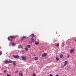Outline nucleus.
Here are the masks:
<instances>
[{
    "label": "nucleus",
    "mask_w": 76,
    "mask_h": 76,
    "mask_svg": "<svg viewBox=\"0 0 76 76\" xmlns=\"http://www.w3.org/2000/svg\"><path fill=\"white\" fill-rule=\"evenodd\" d=\"M68 61H66L64 62V66H66V65H67V64Z\"/></svg>",
    "instance_id": "5"
},
{
    "label": "nucleus",
    "mask_w": 76,
    "mask_h": 76,
    "mask_svg": "<svg viewBox=\"0 0 76 76\" xmlns=\"http://www.w3.org/2000/svg\"><path fill=\"white\" fill-rule=\"evenodd\" d=\"M56 60L57 61H58V60H60L59 59V58H57V57H56Z\"/></svg>",
    "instance_id": "21"
},
{
    "label": "nucleus",
    "mask_w": 76,
    "mask_h": 76,
    "mask_svg": "<svg viewBox=\"0 0 76 76\" xmlns=\"http://www.w3.org/2000/svg\"><path fill=\"white\" fill-rule=\"evenodd\" d=\"M22 73L21 72V73H19V75H21V74H22Z\"/></svg>",
    "instance_id": "34"
},
{
    "label": "nucleus",
    "mask_w": 76,
    "mask_h": 76,
    "mask_svg": "<svg viewBox=\"0 0 76 76\" xmlns=\"http://www.w3.org/2000/svg\"><path fill=\"white\" fill-rule=\"evenodd\" d=\"M32 76H36V74L35 73H34Z\"/></svg>",
    "instance_id": "22"
},
{
    "label": "nucleus",
    "mask_w": 76,
    "mask_h": 76,
    "mask_svg": "<svg viewBox=\"0 0 76 76\" xmlns=\"http://www.w3.org/2000/svg\"><path fill=\"white\" fill-rule=\"evenodd\" d=\"M29 43H30V44H32V42H31V41L29 42Z\"/></svg>",
    "instance_id": "30"
},
{
    "label": "nucleus",
    "mask_w": 76,
    "mask_h": 76,
    "mask_svg": "<svg viewBox=\"0 0 76 76\" xmlns=\"http://www.w3.org/2000/svg\"><path fill=\"white\" fill-rule=\"evenodd\" d=\"M38 59V58L37 57H35L34 58V60H37Z\"/></svg>",
    "instance_id": "13"
},
{
    "label": "nucleus",
    "mask_w": 76,
    "mask_h": 76,
    "mask_svg": "<svg viewBox=\"0 0 76 76\" xmlns=\"http://www.w3.org/2000/svg\"><path fill=\"white\" fill-rule=\"evenodd\" d=\"M27 47H28V48H31V45H28L27 46Z\"/></svg>",
    "instance_id": "16"
},
{
    "label": "nucleus",
    "mask_w": 76,
    "mask_h": 76,
    "mask_svg": "<svg viewBox=\"0 0 76 76\" xmlns=\"http://www.w3.org/2000/svg\"><path fill=\"white\" fill-rule=\"evenodd\" d=\"M49 76H53L52 74H50L49 75Z\"/></svg>",
    "instance_id": "28"
},
{
    "label": "nucleus",
    "mask_w": 76,
    "mask_h": 76,
    "mask_svg": "<svg viewBox=\"0 0 76 76\" xmlns=\"http://www.w3.org/2000/svg\"><path fill=\"white\" fill-rule=\"evenodd\" d=\"M56 47H58V46H59V43H58L57 44V45H56Z\"/></svg>",
    "instance_id": "19"
},
{
    "label": "nucleus",
    "mask_w": 76,
    "mask_h": 76,
    "mask_svg": "<svg viewBox=\"0 0 76 76\" xmlns=\"http://www.w3.org/2000/svg\"><path fill=\"white\" fill-rule=\"evenodd\" d=\"M21 48H22V49H23V46H22V45L21 46Z\"/></svg>",
    "instance_id": "31"
},
{
    "label": "nucleus",
    "mask_w": 76,
    "mask_h": 76,
    "mask_svg": "<svg viewBox=\"0 0 76 76\" xmlns=\"http://www.w3.org/2000/svg\"><path fill=\"white\" fill-rule=\"evenodd\" d=\"M22 53H24V50H22Z\"/></svg>",
    "instance_id": "24"
},
{
    "label": "nucleus",
    "mask_w": 76,
    "mask_h": 76,
    "mask_svg": "<svg viewBox=\"0 0 76 76\" xmlns=\"http://www.w3.org/2000/svg\"><path fill=\"white\" fill-rule=\"evenodd\" d=\"M12 57L18 59V58H19V56L18 55L15 56V55H13L12 56Z\"/></svg>",
    "instance_id": "1"
},
{
    "label": "nucleus",
    "mask_w": 76,
    "mask_h": 76,
    "mask_svg": "<svg viewBox=\"0 0 76 76\" xmlns=\"http://www.w3.org/2000/svg\"><path fill=\"white\" fill-rule=\"evenodd\" d=\"M74 49H71L70 51V53H72L73 52H74Z\"/></svg>",
    "instance_id": "3"
},
{
    "label": "nucleus",
    "mask_w": 76,
    "mask_h": 76,
    "mask_svg": "<svg viewBox=\"0 0 76 76\" xmlns=\"http://www.w3.org/2000/svg\"><path fill=\"white\" fill-rule=\"evenodd\" d=\"M16 73H18V71H16Z\"/></svg>",
    "instance_id": "35"
},
{
    "label": "nucleus",
    "mask_w": 76,
    "mask_h": 76,
    "mask_svg": "<svg viewBox=\"0 0 76 76\" xmlns=\"http://www.w3.org/2000/svg\"><path fill=\"white\" fill-rule=\"evenodd\" d=\"M4 73H5V74H6V73H7V70H4Z\"/></svg>",
    "instance_id": "18"
},
{
    "label": "nucleus",
    "mask_w": 76,
    "mask_h": 76,
    "mask_svg": "<svg viewBox=\"0 0 76 76\" xmlns=\"http://www.w3.org/2000/svg\"><path fill=\"white\" fill-rule=\"evenodd\" d=\"M35 44L36 45H38V44H39V42H38L37 41H35Z\"/></svg>",
    "instance_id": "10"
},
{
    "label": "nucleus",
    "mask_w": 76,
    "mask_h": 76,
    "mask_svg": "<svg viewBox=\"0 0 76 76\" xmlns=\"http://www.w3.org/2000/svg\"><path fill=\"white\" fill-rule=\"evenodd\" d=\"M31 41H32V42H35V39H34L32 38L31 39Z\"/></svg>",
    "instance_id": "8"
},
{
    "label": "nucleus",
    "mask_w": 76,
    "mask_h": 76,
    "mask_svg": "<svg viewBox=\"0 0 76 76\" xmlns=\"http://www.w3.org/2000/svg\"><path fill=\"white\" fill-rule=\"evenodd\" d=\"M75 41H76V39L75 40Z\"/></svg>",
    "instance_id": "37"
},
{
    "label": "nucleus",
    "mask_w": 76,
    "mask_h": 76,
    "mask_svg": "<svg viewBox=\"0 0 76 76\" xmlns=\"http://www.w3.org/2000/svg\"><path fill=\"white\" fill-rule=\"evenodd\" d=\"M7 76H11V75H10L9 74H8L7 75Z\"/></svg>",
    "instance_id": "26"
},
{
    "label": "nucleus",
    "mask_w": 76,
    "mask_h": 76,
    "mask_svg": "<svg viewBox=\"0 0 76 76\" xmlns=\"http://www.w3.org/2000/svg\"><path fill=\"white\" fill-rule=\"evenodd\" d=\"M10 41H11V42L12 41V40H11Z\"/></svg>",
    "instance_id": "36"
},
{
    "label": "nucleus",
    "mask_w": 76,
    "mask_h": 76,
    "mask_svg": "<svg viewBox=\"0 0 76 76\" xmlns=\"http://www.w3.org/2000/svg\"><path fill=\"white\" fill-rule=\"evenodd\" d=\"M13 65H16V62H15V61H13Z\"/></svg>",
    "instance_id": "14"
},
{
    "label": "nucleus",
    "mask_w": 76,
    "mask_h": 76,
    "mask_svg": "<svg viewBox=\"0 0 76 76\" xmlns=\"http://www.w3.org/2000/svg\"><path fill=\"white\" fill-rule=\"evenodd\" d=\"M8 40H9V41H11V40L9 39V37L8 38Z\"/></svg>",
    "instance_id": "29"
},
{
    "label": "nucleus",
    "mask_w": 76,
    "mask_h": 76,
    "mask_svg": "<svg viewBox=\"0 0 76 76\" xmlns=\"http://www.w3.org/2000/svg\"><path fill=\"white\" fill-rule=\"evenodd\" d=\"M12 62H13V61H12V60H10L9 61H8V64H9L10 63H12Z\"/></svg>",
    "instance_id": "7"
},
{
    "label": "nucleus",
    "mask_w": 76,
    "mask_h": 76,
    "mask_svg": "<svg viewBox=\"0 0 76 76\" xmlns=\"http://www.w3.org/2000/svg\"><path fill=\"white\" fill-rule=\"evenodd\" d=\"M8 61L7 60H6V61H4L5 64H8Z\"/></svg>",
    "instance_id": "11"
},
{
    "label": "nucleus",
    "mask_w": 76,
    "mask_h": 76,
    "mask_svg": "<svg viewBox=\"0 0 76 76\" xmlns=\"http://www.w3.org/2000/svg\"><path fill=\"white\" fill-rule=\"evenodd\" d=\"M59 56L60 58H62L63 57V54H61V55H60Z\"/></svg>",
    "instance_id": "9"
},
{
    "label": "nucleus",
    "mask_w": 76,
    "mask_h": 76,
    "mask_svg": "<svg viewBox=\"0 0 76 76\" xmlns=\"http://www.w3.org/2000/svg\"><path fill=\"white\" fill-rule=\"evenodd\" d=\"M22 59H23V60H26V56H21Z\"/></svg>",
    "instance_id": "2"
},
{
    "label": "nucleus",
    "mask_w": 76,
    "mask_h": 76,
    "mask_svg": "<svg viewBox=\"0 0 76 76\" xmlns=\"http://www.w3.org/2000/svg\"><path fill=\"white\" fill-rule=\"evenodd\" d=\"M12 45L13 46H15V43H14V42L12 43Z\"/></svg>",
    "instance_id": "15"
},
{
    "label": "nucleus",
    "mask_w": 76,
    "mask_h": 76,
    "mask_svg": "<svg viewBox=\"0 0 76 76\" xmlns=\"http://www.w3.org/2000/svg\"><path fill=\"white\" fill-rule=\"evenodd\" d=\"M25 50L26 51H28V49L27 48H25Z\"/></svg>",
    "instance_id": "17"
},
{
    "label": "nucleus",
    "mask_w": 76,
    "mask_h": 76,
    "mask_svg": "<svg viewBox=\"0 0 76 76\" xmlns=\"http://www.w3.org/2000/svg\"><path fill=\"white\" fill-rule=\"evenodd\" d=\"M61 67H62V68H64V66H61Z\"/></svg>",
    "instance_id": "27"
},
{
    "label": "nucleus",
    "mask_w": 76,
    "mask_h": 76,
    "mask_svg": "<svg viewBox=\"0 0 76 76\" xmlns=\"http://www.w3.org/2000/svg\"><path fill=\"white\" fill-rule=\"evenodd\" d=\"M55 76H59V75H58V74H57Z\"/></svg>",
    "instance_id": "32"
},
{
    "label": "nucleus",
    "mask_w": 76,
    "mask_h": 76,
    "mask_svg": "<svg viewBox=\"0 0 76 76\" xmlns=\"http://www.w3.org/2000/svg\"><path fill=\"white\" fill-rule=\"evenodd\" d=\"M0 55H1V54H2L1 53V52L0 51Z\"/></svg>",
    "instance_id": "33"
},
{
    "label": "nucleus",
    "mask_w": 76,
    "mask_h": 76,
    "mask_svg": "<svg viewBox=\"0 0 76 76\" xmlns=\"http://www.w3.org/2000/svg\"><path fill=\"white\" fill-rule=\"evenodd\" d=\"M70 57V55H68L67 56V58H69Z\"/></svg>",
    "instance_id": "25"
},
{
    "label": "nucleus",
    "mask_w": 76,
    "mask_h": 76,
    "mask_svg": "<svg viewBox=\"0 0 76 76\" xmlns=\"http://www.w3.org/2000/svg\"><path fill=\"white\" fill-rule=\"evenodd\" d=\"M21 45H18V48H21Z\"/></svg>",
    "instance_id": "20"
},
{
    "label": "nucleus",
    "mask_w": 76,
    "mask_h": 76,
    "mask_svg": "<svg viewBox=\"0 0 76 76\" xmlns=\"http://www.w3.org/2000/svg\"><path fill=\"white\" fill-rule=\"evenodd\" d=\"M10 37H11V38H14V36H11Z\"/></svg>",
    "instance_id": "23"
},
{
    "label": "nucleus",
    "mask_w": 76,
    "mask_h": 76,
    "mask_svg": "<svg viewBox=\"0 0 76 76\" xmlns=\"http://www.w3.org/2000/svg\"><path fill=\"white\" fill-rule=\"evenodd\" d=\"M47 53H44L42 55V57H45V56H47Z\"/></svg>",
    "instance_id": "4"
},
{
    "label": "nucleus",
    "mask_w": 76,
    "mask_h": 76,
    "mask_svg": "<svg viewBox=\"0 0 76 76\" xmlns=\"http://www.w3.org/2000/svg\"><path fill=\"white\" fill-rule=\"evenodd\" d=\"M30 36L31 37V38H34L35 36H34V34H32L30 35Z\"/></svg>",
    "instance_id": "6"
},
{
    "label": "nucleus",
    "mask_w": 76,
    "mask_h": 76,
    "mask_svg": "<svg viewBox=\"0 0 76 76\" xmlns=\"http://www.w3.org/2000/svg\"><path fill=\"white\" fill-rule=\"evenodd\" d=\"M25 38H26V36L23 37L21 39V40L22 41L23 39H25Z\"/></svg>",
    "instance_id": "12"
}]
</instances>
